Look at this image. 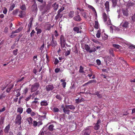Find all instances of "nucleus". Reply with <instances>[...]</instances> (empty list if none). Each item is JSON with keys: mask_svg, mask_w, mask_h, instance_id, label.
I'll return each mask as SVG.
<instances>
[{"mask_svg": "<svg viewBox=\"0 0 135 135\" xmlns=\"http://www.w3.org/2000/svg\"><path fill=\"white\" fill-rule=\"evenodd\" d=\"M54 88L52 84H50L46 87V89L48 91L52 90Z\"/></svg>", "mask_w": 135, "mask_h": 135, "instance_id": "13", "label": "nucleus"}, {"mask_svg": "<svg viewBox=\"0 0 135 135\" xmlns=\"http://www.w3.org/2000/svg\"><path fill=\"white\" fill-rule=\"evenodd\" d=\"M111 57L110 56H106L104 57V61L106 62L107 64V63H109L110 62L111 60Z\"/></svg>", "mask_w": 135, "mask_h": 135, "instance_id": "16", "label": "nucleus"}, {"mask_svg": "<svg viewBox=\"0 0 135 135\" xmlns=\"http://www.w3.org/2000/svg\"><path fill=\"white\" fill-rule=\"evenodd\" d=\"M33 120V119L31 117L27 118L26 119V120L28 122L30 125L32 124Z\"/></svg>", "mask_w": 135, "mask_h": 135, "instance_id": "20", "label": "nucleus"}, {"mask_svg": "<svg viewBox=\"0 0 135 135\" xmlns=\"http://www.w3.org/2000/svg\"><path fill=\"white\" fill-rule=\"evenodd\" d=\"M35 33V31H34V30H33L30 34L31 36V37H32L33 36L34 34Z\"/></svg>", "mask_w": 135, "mask_h": 135, "instance_id": "61", "label": "nucleus"}, {"mask_svg": "<svg viewBox=\"0 0 135 135\" xmlns=\"http://www.w3.org/2000/svg\"><path fill=\"white\" fill-rule=\"evenodd\" d=\"M128 48L129 49H135V47L133 45H130L128 47Z\"/></svg>", "mask_w": 135, "mask_h": 135, "instance_id": "53", "label": "nucleus"}, {"mask_svg": "<svg viewBox=\"0 0 135 135\" xmlns=\"http://www.w3.org/2000/svg\"><path fill=\"white\" fill-rule=\"evenodd\" d=\"M94 94L97 95V96L99 98H100L102 97V95L99 94V92H95V93Z\"/></svg>", "mask_w": 135, "mask_h": 135, "instance_id": "38", "label": "nucleus"}, {"mask_svg": "<svg viewBox=\"0 0 135 135\" xmlns=\"http://www.w3.org/2000/svg\"><path fill=\"white\" fill-rule=\"evenodd\" d=\"M20 14L18 16L21 18H22L25 15V12L20 11L19 12Z\"/></svg>", "mask_w": 135, "mask_h": 135, "instance_id": "24", "label": "nucleus"}, {"mask_svg": "<svg viewBox=\"0 0 135 135\" xmlns=\"http://www.w3.org/2000/svg\"><path fill=\"white\" fill-rule=\"evenodd\" d=\"M57 45L56 41L52 40L51 43V45L53 47H55Z\"/></svg>", "mask_w": 135, "mask_h": 135, "instance_id": "30", "label": "nucleus"}, {"mask_svg": "<svg viewBox=\"0 0 135 135\" xmlns=\"http://www.w3.org/2000/svg\"><path fill=\"white\" fill-rule=\"evenodd\" d=\"M52 110L55 112H57L59 111V109L58 108L55 107Z\"/></svg>", "mask_w": 135, "mask_h": 135, "instance_id": "39", "label": "nucleus"}, {"mask_svg": "<svg viewBox=\"0 0 135 135\" xmlns=\"http://www.w3.org/2000/svg\"><path fill=\"white\" fill-rule=\"evenodd\" d=\"M113 47L118 49H119L120 47V46L118 45L113 44Z\"/></svg>", "mask_w": 135, "mask_h": 135, "instance_id": "43", "label": "nucleus"}, {"mask_svg": "<svg viewBox=\"0 0 135 135\" xmlns=\"http://www.w3.org/2000/svg\"><path fill=\"white\" fill-rule=\"evenodd\" d=\"M97 64L98 65H100L101 64L100 61L99 59H97L96 60Z\"/></svg>", "mask_w": 135, "mask_h": 135, "instance_id": "56", "label": "nucleus"}, {"mask_svg": "<svg viewBox=\"0 0 135 135\" xmlns=\"http://www.w3.org/2000/svg\"><path fill=\"white\" fill-rule=\"evenodd\" d=\"M96 81L95 80H90L88 82V83L90 84L93 83H96Z\"/></svg>", "mask_w": 135, "mask_h": 135, "instance_id": "57", "label": "nucleus"}, {"mask_svg": "<svg viewBox=\"0 0 135 135\" xmlns=\"http://www.w3.org/2000/svg\"><path fill=\"white\" fill-rule=\"evenodd\" d=\"M22 118L20 114L17 115L15 120V123L18 125H20L21 123Z\"/></svg>", "mask_w": 135, "mask_h": 135, "instance_id": "3", "label": "nucleus"}, {"mask_svg": "<svg viewBox=\"0 0 135 135\" xmlns=\"http://www.w3.org/2000/svg\"><path fill=\"white\" fill-rule=\"evenodd\" d=\"M18 12V9H16L13 11L12 13V14L14 15H16Z\"/></svg>", "mask_w": 135, "mask_h": 135, "instance_id": "41", "label": "nucleus"}, {"mask_svg": "<svg viewBox=\"0 0 135 135\" xmlns=\"http://www.w3.org/2000/svg\"><path fill=\"white\" fill-rule=\"evenodd\" d=\"M54 126L53 124L50 125L49 127V129L50 131H52L54 129Z\"/></svg>", "mask_w": 135, "mask_h": 135, "instance_id": "34", "label": "nucleus"}, {"mask_svg": "<svg viewBox=\"0 0 135 135\" xmlns=\"http://www.w3.org/2000/svg\"><path fill=\"white\" fill-rule=\"evenodd\" d=\"M101 123V120L100 119L98 120L97 122L95 124L94 128L96 130H97L99 128L100 125Z\"/></svg>", "mask_w": 135, "mask_h": 135, "instance_id": "9", "label": "nucleus"}, {"mask_svg": "<svg viewBox=\"0 0 135 135\" xmlns=\"http://www.w3.org/2000/svg\"><path fill=\"white\" fill-rule=\"evenodd\" d=\"M77 10H78L81 12V15L85 19L87 18V17L88 16L87 15V13L85 11L82 9L78 8H77Z\"/></svg>", "mask_w": 135, "mask_h": 135, "instance_id": "4", "label": "nucleus"}, {"mask_svg": "<svg viewBox=\"0 0 135 135\" xmlns=\"http://www.w3.org/2000/svg\"><path fill=\"white\" fill-rule=\"evenodd\" d=\"M10 126L9 124L6 127L4 130V131L5 133H8L10 128Z\"/></svg>", "mask_w": 135, "mask_h": 135, "instance_id": "27", "label": "nucleus"}, {"mask_svg": "<svg viewBox=\"0 0 135 135\" xmlns=\"http://www.w3.org/2000/svg\"><path fill=\"white\" fill-rule=\"evenodd\" d=\"M112 1L113 3V6L114 7L117 4V0H112Z\"/></svg>", "mask_w": 135, "mask_h": 135, "instance_id": "45", "label": "nucleus"}, {"mask_svg": "<svg viewBox=\"0 0 135 135\" xmlns=\"http://www.w3.org/2000/svg\"><path fill=\"white\" fill-rule=\"evenodd\" d=\"M56 97L57 99L59 100H61V96L59 95H57L56 96Z\"/></svg>", "mask_w": 135, "mask_h": 135, "instance_id": "62", "label": "nucleus"}, {"mask_svg": "<svg viewBox=\"0 0 135 135\" xmlns=\"http://www.w3.org/2000/svg\"><path fill=\"white\" fill-rule=\"evenodd\" d=\"M79 72L80 73H83L84 71L83 70V68L82 66H80V67Z\"/></svg>", "mask_w": 135, "mask_h": 135, "instance_id": "47", "label": "nucleus"}, {"mask_svg": "<svg viewBox=\"0 0 135 135\" xmlns=\"http://www.w3.org/2000/svg\"><path fill=\"white\" fill-rule=\"evenodd\" d=\"M6 95L2 94L1 95H0V100L1 99L5 97Z\"/></svg>", "mask_w": 135, "mask_h": 135, "instance_id": "60", "label": "nucleus"}, {"mask_svg": "<svg viewBox=\"0 0 135 135\" xmlns=\"http://www.w3.org/2000/svg\"><path fill=\"white\" fill-rule=\"evenodd\" d=\"M53 26H52L50 24H46L45 26V30H50L51 28Z\"/></svg>", "mask_w": 135, "mask_h": 135, "instance_id": "22", "label": "nucleus"}, {"mask_svg": "<svg viewBox=\"0 0 135 135\" xmlns=\"http://www.w3.org/2000/svg\"><path fill=\"white\" fill-rule=\"evenodd\" d=\"M15 4L14 3L12 4L10 7L9 8V11H12L15 7Z\"/></svg>", "mask_w": 135, "mask_h": 135, "instance_id": "37", "label": "nucleus"}, {"mask_svg": "<svg viewBox=\"0 0 135 135\" xmlns=\"http://www.w3.org/2000/svg\"><path fill=\"white\" fill-rule=\"evenodd\" d=\"M20 8L23 10H25L26 9V8L25 5H22L20 7Z\"/></svg>", "mask_w": 135, "mask_h": 135, "instance_id": "48", "label": "nucleus"}, {"mask_svg": "<svg viewBox=\"0 0 135 135\" xmlns=\"http://www.w3.org/2000/svg\"><path fill=\"white\" fill-rule=\"evenodd\" d=\"M120 26L123 27L127 28L129 27V23L126 21H123L120 23Z\"/></svg>", "mask_w": 135, "mask_h": 135, "instance_id": "8", "label": "nucleus"}, {"mask_svg": "<svg viewBox=\"0 0 135 135\" xmlns=\"http://www.w3.org/2000/svg\"><path fill=\"white\" fill-rule=\"evenodd\" d=\"M123 13L124 16H127L128 15L127 9L126 8H124L122 9Z\"/></svg>", "mask_w": 135, "mask_h": 135, "instance_id": "18", "label": "nucleus"}, {"mask_svg": "<svg viewBox=\"0 0 135 135\" xmlns=\"http://www.w3.org/2000/svg\"><path fill=\"white\" fill-rule=\"evenodd\" d=\"M36 112H34L32 111L31 112V114H30L31 116L32 117L33 116H35L36 115Z\"/></svg>", "mask_w": 135, "mask_h": 135, "instance_id": "52", "label": "nucleus"}, {"mask_svg": "<svg viewBox=\"0 0 135 135\" xmlns=\"http://www.w3.org/2000/svg\"><path fill=\"white\" fill-rule=\"evenodd\" d=\"M99 24L97 21H95V24L94 27L96 29H98L99 28Z\"/></svg>", "mask_w": 135, "mask_h": 135, "instance_id": "35", "label": "nucleus"}, {"mask_svg": "<svg viewBox=\"0 0 135 135\" xmlns=\"http://www.w3.org/2000/svg\"><path fill=\"white\" fill-rule=\"evenodd\" d=\"M103 17L105 25L108 26H110V31L111 33H113V31H114L115 30L116 27L112 25L111 21L109 17L107 16L105 13H103Z\"/></svg>", "mask_w": 135, "mask_h": 135, "instance_id": "1", "label": "nucleus"}, {"mask_svg": "<svg viewBox=\"0 0 135 135\" xmlns=\"http://www.w3.org/2000/svg\"><path fill=\"white\" fill-rule=\"evenodd\" d=\"M32 111L31 109L30 108H27L26 110V112L28 114H31V113L32 112Z\"/></svg>", "mask_w": 135, "mask_h": 135, "instance_id": "36", "label": "nucleus"}, {"mask_svg": "<svg viewBox=\"0 0 135 135\" xmlns=\"http://www.w3.org/2000/svg\"><path fill=\"white\" fill-rule=\"evenodd\" d=\"M45 128V127H44L40 131V134L41 135H44V133L45 132V131H44V130Z\"/></svg>", "mask_w": 135, "mask_h": 135, "instance_id": "33", "label": "nucleus"}, {"mask_svg": "<svg viewBox=\"0 0 135 135\" xmlns=\"http://www.w3.org/2000/svg\"><path fill=\"white\" fill-rule=\"evenodd\" d=\"M40 86V84L38 83H36L32 85L31 88V92H32L37 90Z\"/></svg>", "mask_w": 135, "mask_h": 135, "instance_id": "5", "label": "nucleus"}, {"mask_svg": "<svg viewBox=\"0 0 135 135\" xmlns=\"http://www.w3.org/2000/svg\"><path fill=\"white\" fill-rule=\"evenodd\" d=\"M36 30L37 31V34H40L42 32V31L41 29L37 28H36Z\"/></svg>", "mask_w": 135, "mask_h": 135, "instance_id": "40", "label": "nucleus"}, {"mask_svg": "<svg viewBox=\"0 0 135 135\" xmlns=\"http://www.w3.org/2000/svg\"><path fill=\"white\" fill-rule=\"evenodd\" d=\"M132 21H135V13L132 16Z\"/></svg>", "mask_w": 135, "mask_h": 135, "instance_id": "64", "label": "nucleus"}, {"mask_svg": "<svg viewBox=\"0 0 135 135\" xmlns=\"http://www.w3.org/2000/svg\"><path fill=\"white\" fill-rule=\"evenodd\" d=\"M44 44H43L39 48V50L40 51V53H42V50L44 48Z\"/></svg>", "mask_w": 135, "mask_h": 135, "instance_id": "42", "label": "nucleus"}, {"mask_svg": "<svg viewBox=\"0 0 135 135\" xmlns=\"http://www.w3.org/2000/svg\"><path fill=\"white\" fill-rule=\"evenodd\" d=\"M60 45L61 47H65L66 43V40L65 39L63 35H61L60 37Z\"/></svg>", "mask_w": 135, "mask_h": 135, "instance_id": "6", "label": "nucleus"}, {"mask_svg": "<svg viewBox=\"0 0 135 135\" xmlns=\"http://www.w3.org/2000/svg\"><path fill=\"white\" fill-rule=\"evenodd\" d=\"M113 51L112 49H111L109 50V53L110 54H111L113 56H114V55L113 53Z\"/></svg>", "mask_w": 135, "mask_h": 135, "instance_id": "49", "label": "nucleus"}, {"mask_svg": "<svg viewBox=\"0 0 135 135\" xmlns=\"http://www.w3.org/2000/svg\"><path fill=\"white\" fill-rule=\"evenodd\" d=\"M23 110V108L21 107H18L17 109V112L19 113V114H21L22 113Z\"/></svg>", "mask_w": 135, "mask_h": 135, "instance_id": "21", "label": "nucleus"}, {"mask_svg": "<svg viewBox=\"0 0 135 135\" xmlns=\"http://www.w3.org/2000/svg\"><path fill=\"white\" fill-rule=\"evenodd\" d=\"M62 16V14L57 12V14L55 17V19L56 20H57L59 18H61Z\"/></svg>", "mask_w": 135, "mask_h": 135, "instance_id": "25", "label": "nucleus"}, {"mask_svg": "<svg viewBox=\"0 0 135 135\" xmlns=\"http://www.w3.org/2000/svg\"><path fill=\"white\" fill-rule=\"evenodd\" d=\"M92 127V126H88L85 128L84 130H86L87 131H90V133H91V128Z\"/></svg>", "mask_w": 135, "mask_h": 135, "instance_id": "31", "label": "nucleus"}, {"mask_svg": "<svg viewBox=\"0 0 135 135\" xmlns=\"http://www.w3.org/2000/svg\"><path fill=\"white\" fill-rule=\"evenodd\" d=\"M40 10L42 14H44L48 12V11L49 9L48 6L42 5L41 6L39 7Z\"/></svg>", "mask_w": 135, "mask_h": 135, "instance_id": "2", "label": "nucleus"}, {"mask_svg": "<svg viewBox=\"0 0 135 135\" xmlns=\"http://www.w3.org/2000/svg\"><path fill=\"white\" fill-rule=\"evenodd\" d=\"M59 62V60L57 58L55 59L54 64L55 65L57 64Z\"/></svg>", "mask_w": 135, "mask_h": 135, "instance_id": "58", "label": "nucleus"}, {"mask_svg": "<svg viewBox=\"0 0 135 135\" xmlns=\"http://www.w3.org/2000/svg\"><path fill=\"white\" fill-rule=\"evenodd\" d=\"M32 20L33 19L32 18H30V21L28 26V31H29L31 28V26L32 24Z\"/></svg>", "mask_w": 135, "mask_h": 135, "instance_id": "15", "label": "nucleus"}, {"mask_svg": "<svg viewBox=\"0 0 135 135\" xmlns=\"http://www.w3.org/2000/svg\"><path fill=\"white\" fill-rule=\"evenodd\" d=\"M100 36V33L99 31H98V32L96 34V36L98 38H99Z\"/></svg>", "mask_w": 135, "mask_h": 135, "instance_id": "51", "label": "nucleus"}, {"mask_svg": "<svg viewBox=\"0 0 135 135\" xmlns=\"http://www.w3.org/2000/svg\"><path fill=\"white\" fill-rule=\"evenodd\" d=\"M90 131H87L84 130L82 132V135H90Z\"/></svg>", "mask_w": 135, "mask_h": 135, "instance_id": "19", "label": "nucleus"}, {"mask_svg": "<svg viewBox=\"0 0 135 135\" xmlns=\"http://www.w3.org/2000/svg\"><path fill=\"white\" fill-rule=\"evenodd\" d=\"M70 53V50H68L65 52V56H68L69 55Z\"/></svg>", "mask_w": 135, "mask_h": 135, "instance_id": "50", "label": "nucleus"}, {"mask_svg": "<svg viewBox=\"0 0 135 135\" xmlns=\"http://www.w3.org/2000/svg\"><path fill=\"white\" fill-rule=\"evenodd\" d=\"M77 14V15L75 16L73 18V19L75 21L78 22L80 21L81 20V18L80 15H79V12L77 11L76 12Z\"/></svg>", "mask_w": 135, "mask_h": 135, "instance_id": "7", "label": "nucleus"}, {"mask_svg": "<svg viewBox=\"0 0 135 135\" xmlns=\"http://www.w3.org/2000/svg\"><path fill=\"white\" fill-rule=\"evenodd\" d=\"M66 106L69 109H70V110H74L75 109V106L73 105H66Z\"/></svg>", "mask_w": 135, "mask_h": 135, "instance_id": "28", "label": "nucleus"}, {"mask_svg": "<svg viewBox=\"0 0 135 135\" xmlns=\"http://www.w3.org/2000/svg\"><path fill=\"white\" fill-rule=\"evenodd\" d=\"M3 13L4 14H6L7 11V10L6 8L4 7L3 9Z\"/></svg>", "mask_w": 135, "mask_h": 135, "instance_id": "44", "label": "nucleus"}, {"mask_svg": "<svg viewBox=\"0 0 135 135\" xmlns=\"http://www.w3.org/2000/svg\"><path fill=\"white\" fill-rule=\"evenodd\" d=\"M75 101L76 103H79L82 102L83 101V99H79L78 98V99H76Z\"/></svg>", "mask_w": 135, "mask_h": 135, "instance_id": "46", "label": "nucleus"}, {"mask_svg": "<svg viewBox=\"0 0 135 135\" xmlns=\"http://www.w3.org/2000/svg\"><path fill=\"white\" fill-rule=\"evenodd\" d=\"M65 8L64 7H62L58 10L57 12L60 13Z\"/></svg>", "mask_w": 135, "mask_h": 135, "instance_id": "54", "label": "nucleus"}, {"mask_svg": "<svg viewBox=\"0 0 135 135\" xmlns=\"http://www.w3.org/2000/svg\"><path fill=\"white\" fill-rule=\"evenodd\" d=\"M21 132L20 129H19V131H18V132L16 134L17 135H21Z\"/></svg>", "mask_w": 135, "mask_h": 135, "instance_id": "63", "label": "nucleus"}, {"mask_svg": "<svg viewBox=\"0 0 135 135\" xmlns=\"http://www.w3.org/2000/svg\"><path fill=\"white\" fill-rule=\"evenodd\" d=\"M79 29L80 28L79 27L77 26L74 27L73 29V30L74 31L77 32V33L79 32Z\"/></svg>", "mask_w": 135, "mask_h": 135, "instance_id": "29", "label": "nucleus"}, {"mask_svg": "<svg viewBox=\"0 0 135 135\" xmlns=\"http://www.w3.org/2000/svg\"><path fill=\"white\" fill-rule=\"evenodd\" d=\"M63 111L64 113L68 114H69L70 112V110H69V109L67 107L66 105H65V107L64 108Z\"/></svg>", "mask_w": 135, "mask_h": 135, "instance_id": "11", "label": "nucleus"}, {"mask_svg": "<svg viewBox=\"0 0 135 135\" xmlns=\"http://www.w3.org/2000/svg\"><path fill=\"white\" fill-rule=\"evenodd\" d=\"M48 104V102L46 100H43L40 102V105L42 106H47Z\"/></svg>", "mask_w": 135, "mask_h": 135, "instance_id": "12", "label": "nucleus"}, {"mask_svg": "<svg viewBox=\"0 0 135 135\" xmlns=\"http://www.w3.org/2000/svg\"><path fill=\"white\" fill-rule=\"evenodd\" d=\"M88 8L89 9L91 10L95 17H97V14L96 10L94 8V7H93L92 6L90 5H89L88 6Z\"/></svg>", "mask_w": 135, "mask_h": 135, "instance_id": "10", "label": "nucleus"}, {"mask_svg": "<svg viewBox=\"0 0 135 135\" xmlns=\"http://www.w3.org/2000/svg\"><path fill=\"white\" fill-rule=\"evenodd\" d=\"M105 9L107 12L109 11V2L108 1H106L105 4Z\"/></svg>", "mask_w": 135, "mask_h": 135, "instance_id": "14", "label": "nucleus"}, {"mask_svg": "<svg viewBox=\"0 0 135 135\" xmlns=\"http://www.w3.org/2000/svg\"><path fill=\"white\" fill-rule=\"evenodd\" d=\"M96 50L95 48H93L91 49H90L89 52L90 53H91L92 52H94Z\"/></svg>", "mask_w": 135, "mask_h": 135, "instance_id": "55", "label": "nucleus"}, {"mask_svg": "<svg viewBox=\"0 0 135 135\" xmlns=\"http://www.w3.org/2000/svg\"><path fill=\"white\" fill-rule=\"evenodd\" d=\"M17 51L18 50L17 49H16L13 50V54L14 55H16L17 54Z\"/></svg>", "mask_w": 135, "mask_h": 135, "instance_id": "59", "label": "nucleus"}, {"mask_svg": "<svg viewBox=\"0 0 135 135\" xmlns=\"http://www.w3.org/2000/svg\"><path fill=\"white\" fill-rule=\"evenodd\" d=\"M22 29V27H20L18 29H17L14 31H13L11 33L13 34L15 33H18L20 32Z\"/></svg>", "mask_w": 135, "mask_h": 135, "instance_id": "23", "label": "nucleus"}, {"mask_svg": "<svg viewBox=\"0 0 135 135\" xmlns=\"http://www.w3.org/2000/svg\"><path fill=\"white\" fill-rule=\"evenodd\" d=\"M52 6L54 8V9L56 11L57 9L59 7L58 4L56 3L54 4Z\"/></svg>", "mask_w": 135, "mask_h": 135, "instance_id": "26", "label": "nucleus"}, {"mask_svg": "<svg viewBox=\"0 0 135 135\" xmlns=\"http://www.w3.org/2000/svg\"><path fill=\"white\" fill-rule=\"evenodd\" d=\"M74 11H70L68 13V17L69 18H72L74 16Z\"/></svg>", "mask_w": 135, "mask_h": 135, "instance_id": "17", "label": "nucleus"}, {"mask_svg": "<svg viewBox=\"0 0 135 135\" xmlns=\"http://www.w3.org/2000/svg\"><path fill=\"white\" fill-rule=\"evenodd\" d=\"M84 48L87 51L89 52L90 47L88 45L85 44L84 46Z\"/></svg>", "mask_w": 135, "mask_h": 135, "instance_id": "32", "label": "nucleus"}]
</instances>
